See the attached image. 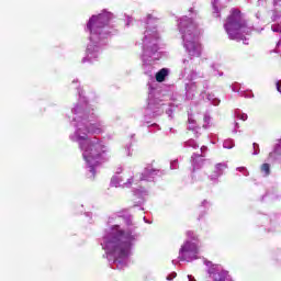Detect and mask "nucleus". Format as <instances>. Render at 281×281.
<instances>
[{"instance_id": "46", "label": "nucleus", "mask_w": 281, "mask_h": 281, "mask_svg": "<svg viewBox=\"0 0 281 281\" xmlns=\"http://www.w3.org/2000/svg\"><path fill=\"white\" fill-rule=\"evenodd\" d=\"M183 63H188V60H187V59H183Z\"/></svg>"}, {"instance_id": "21", "label": "nucleus", "mask_w": 281, "mask_h": 281, "mask_svg": "<svg viewBox=\"0 0 281 281\" xmlns=\"http://www.w3.org/2000/svg\"><path fill=\"white\" fill-rule=\"evenodd\" d=\"M237 170L244 175V177H249V171L245 167H238Z\"/></svg>"}, {"instance_id": "9", "label": "nucleus", "mask_w": 281, "mask_h": 281, "mask_svg": "<svg viewBox=\"0 0 281 281\" xmlns=\"http://www.w3.org/2000/svg\"><path fill=\"white\" fill-rule=\"evenodd\" d=\"M226 168H227V164L225 162H220L215 165V170L213 175L210 176L211 181H216V179H218V177L223 175V170H225Z\"/></svg>"}, {"instance_id": "3", "label": "nucleus", "mask_w": 281, "mask_h": 281, "mask_svg": "<svg viewBox=\"0 0 281 281\" xmlns=\"http://www.w3.org/2000/svg\"><path fill=\"white\" fill-rule=\"evenodd\" d=\"M113 19V13L103 11L99 15H92L87 24V30L90 32V44L87 47V58H98V50L100 43L103 38L109 36V21Z\"/></svg>"}, {"instance_id": "43", "label": "nucleus", "mask_w": 281, "mask_h": 281, "mask_svg": "<svg viewBox=\"0 0 281 281\" xmlns=\"http://www.w3.org/2000/svg\"><path fill=\"white\" fill-rule=\"evenodd\" d=\"M236 128H238V123H235Z\"/></svg>"}, {"instance_id": "17", "label": "nucleus", "mask_w": 281, "mask_h": 281, "mask_svg": "<svg viewBox=\"0 0 281 281\" xmlns=\"http://www.w3.org/2000/svg\"><path fill=\"white\" fill-rule=\"evenodd\" d=\"M207 100L210 102H212V104H214V106H218V104H221V100L214 98V95H212V94L207 95Z\"/></svg>"}, {"instance_id": "15", "label": "nucleus", "mask_w": 281, "mask_h": 281, "mask_svg": "<svg viewBox=\"0 0 281 281\" xmlns=\"http://www.w3.org/2000/svg\"><path fill=\"white\" fill-rule=\"evenodd\" d=\"M261 172H265L266 177H269V175L271 173V167L269 166V164H263L261 166Z\"/></svg>"}, {"instance_id": "7", "label": "nucleus", "mask_w": 281, "mask_h": 281, "mask_svg": "<svg viewBox=\"0 0 281 281\" xmlns=\"http://www.w3.org/2000/svg\"><path fill=\"white\" fill-rule=\"evenodd\" d=\"M199 255V247L196 244L187 240L179 250V260H184L186 262H192V260H196V256Z\"/></svg>"}, {"instance_id": "41", "label": "nucleus", "mask_w": 281, "mask_h": 281, "mask_svg": "<svg viewBox=\"0 0 281 281\" xmlns=\"http://www.w3.org/2000/svg\"><path fill=\"white\" fill-rule=\"evenodd\" d=\"M127 225H133V222L128 221V222H127Z\"/></svg>"}, {"instance_id": "38", "label": "nucleus", "mask_w": 281, "mask_h": 281, "mask_svg": "<svg viewBox=\"0 0 281 281\" xmlns=\"http://www.w3.org/2000/svg\"><path fill=\"white\" fill-rule=\"evenodd\" d=\"M148 109H153V103H148Z\"/></svg>"}, {"instance_id": "26", "label": "nucleus", "mask_w": 281, "mask_h": 281, "mask_svg": "<svg viewBox=\"0 0 281 281\" xmlns=\"http://www.w3.org/2000/svg\"><path fill=\"white\" fill-rule=\"evenodd\" d=\"M237 117H238L239 120H243V122H246V120H247V114H245V113L238 114Z\"/></svg>"}, {"instance_id": "29", "label": "nucleus", "mask_w": 281, "mask_h": 281, "mask_svg": "<svg viewBox=\"0 0 281 281\" xmlns=\"http://www.w3.org/2000/svg\"><path fill=\"white\" fill-rule=\"evenodd\" d=\"M277 91H279V93H281V81L277 82Z\"/></svg>"}, {"instance_id": "23", "label": "nucleus", "mask_w": 281, "mask_h": 281, "mask_svg": "<svg viewBox=\"0 0 281 281\" xmlns=\"http://www.w3.org/2000/svg\"><path fill=\"white\" fill-rule=\"evenodd\" d=\"M272 32H277L281 34V25L280 24H273L271 26Z\"/></svg>"}, {"instance_id": "32", "label": "nucleus", "mask_w": 281, "mask_h": 281, "mask_svg": "<svg viewBox=\"0 0 281 281\" xmlns=\"http://www.w3.org/2000/svg\"><path fill=\"white\" fill-rule=\"evenodd\" d=\"M241 95H243L244 98H252V97H254V95H249V94H247V93H245V92H243Z\"/></svg>"}, {"instance_id": "22", "label": "nucleus", "mask_w": 281, "mask_h": 281, "mask_svg": "<svg viewBox=\"0 0 281 281\" xmlns=\"http://www.w3.org/2000/svg\"><path fill=\"white\" fill-rule=\"evenodd\" d=\"M252 146H254L252 155H259L260 154V146L257 143H254Z\"/></svg>"}, {"instance_id": "16", "label": "nucleus", "mask_w": 281, "mask_h": 281, "mask_svg": "<svg viewBox=\"0 0 281 281\" xmlns=\"http://www.w3.org/2000/svg\"><path fill=\"white\" fill-rule=\"evenodd\" d=\"M196 91V82L187 85V93H194Z\"/></svg>"}, {"instance_id": "35", "label": "nucleus", "mask_w": 281, "mask_h": 281, "mask_svg": "<svg viewBox=\"0 0 281 281\" xmlns=\"http://www.w3.org/2000/svg\"><path fill=\"white\" fill-rule=\"evenodd\" d=\"M281 0H273V5H278V3H280Z\"/></svg>"}, {"instance_id": "33", "label": "nucleus", "mask_w": 281, "mask_h": 281, "mask_svg": "<svg viewBox=\"0 0 281 281\" xmlns=\"http://www.w3.org/2000/svg\"><path fill=\"white\" fill-rule=\"evenodd\" d=\"M205 151H207V147L206 146H202L201 147V153H205Z\"/></svg>"}, {"instance_id": "1", "label": "nucleus", "mask_w": 281, "mask_h": 281, "mask_svg": "<svg viewBox=\"0 0 281 281\" xmlns=\"http://www.w3.org/2000/svg\"><path fill=\"white\" fill-rule=\"evenodd\" d=\"M75 133L70 136L72 142H78L82 157L91 172L95 177V168L102 164V156L106 153V146L98 137L89 138V135H100L102 127L93 122V112L87 106L77 105L72 109Z\"/></svg>"}, {"instance_id": "36", "label": "nucleus", "mask_w": 281, "mask_h": 281, "mask_svg": "<svg viewBox=\"0 0 281 281\" xmlns=\"http://www.w3.org/2000/svg\"><path fill=\"white\" fill-rule=\"evenodd\" d=\"M265 3V0H258V5H262Z\"/></svg>"}, {"instance_id": "10", "label": "nucleus", "mask_w": 281, "mask_h": 281, "mask_svg": "<svg viewBox=\"0 0 281 281\" xmlns=\"http://www.w3.org/2000/svg\"><path fill=\"white\" fill-rule=\"evenodd\" d=\"M203 157H204L203 155H196V154H194L191 157L193 170H199V168L203 166Z\"/></svg>"}, {"instance_id": "24", "label": "nucleus", "mask_w": 281, "mask_h": 281, "mask_svg": "<svg viewBox=\"0 0 281 281\" xmlns=\"http://www.w3.org/2000/svg\"><path fill=\"white\" fill-rule=\"evenodd\" d=\"M217 3H218V0H212V5H213L215 12H218V5H217Z\"/></svg>"}, {"instance_id": "4", "label": "nucleus", "mask_w": 281, "mask_h": 281, "mask_svg": "<svg viewBox=\"0 0 281 281\" xmlns=\"http://www.w3.org/2000/svg\"><path fill=\"white\" fill-rule=\"evenodd\" d=\"M155 23V19L153 16H148L147 19V29L144 32L143 37V65L144 67H148L153 65L155 60H159V45L157 44L159 41V33H157V30L150 29V25Z\"/></svg>"}, {"instance_id": "30", "label": "nucleus", "mask_w": 281, "mask_h": 281, "mask_svg": "<svg viewBox=\"0 0 281 281\" xmlns=\"http://www.w3.org/2000/svg\"><path fill=\"white\" fill-rule=\"evenodd\" d=\"M175 168H177V160H175L173 162H171V169L175 170Z\"/></svg>"}, {"instance_id": "2", "label": "nucleus", "mask_w": 281, "mask_h": 281, "mask_svg": "<svg viewBox=\"0 0 281 281\" xmlns=\"http://www.w3.org/2000/svg\"><path fill=\"white\" fill-rule=\"evenodd\" d=\"M135 238L137 234L130 231L123 232L119 225L113 226L103 237L102 247L109 256H113V265L117 269L126 267V258Z\"/></svg>"}, {"instance_id": "12", "label": "nucleus", "mask_w": 281, "mask_h": 281, "mask_svg": "<svg viewBox=\"0 0 281 281\" xmlns=\"http://www.w3.org/2000/svg\"><path fill=\"white\" fill-rule=\"evenodd\" d=\"M199 78H205V76L201 71L192 70L190 74V80H199Z\"/></svg>"}, {"instance_id": "39", "label": "nucleus", "mask_w": 281, "mask_h": 281, "mask_svg": "<svg viewBox=\"0 0 281 281\" xmlns=\"http://www.w3.org/2000/svg\"><path fill=\"white\" fill-rule=\"evenodd\" d=\"M256 16H257V19H260V13H257Z\"/></svg>"}, {"instance_id": "6", "label": "nucleus", "mask_w": 281, "mask_h": 281, "mask_svg": "<svg viewBox=\"0 0 281 281\" xmlns=\"http://www.w3.org/2000/svg\"><path fill=\"white\" fill-rule=\"evenodd\" d=\"M224 27L232 41H245V36L243 34H247L249 32L247 22L236 9L232 11V14L228 16Z\"/></svg>"}, {"instance_id": "44", "label": "nucleus", "mask_w": 281, "mask_h": 281, "mask_svg": "<svg viewBox=\"0 0 281 281\" xmlns=\"http://www.w3.org/2000/svg\"><path fill=\"white\" fill-rule=\"evenodd\" d=\"M154 126H157V124L151 125L150 128H153Z\"/></svg>"}, {"instance_id": "28", "label": "nucleus", "mask_w": 281, "mask_h": 281, "mask_svg": "<svg viewBox=\"0 0 281 281\" xmlns=\"http://www.w3.org/2000/svg\"><path fill=\"white\" fill-rule=\"evenodd\" d=\"M202 85H203L204 89H209V87H210V82L207 80H204L202 82Z\"/></svg>"}, {"instance_id": "31", "label": "nucleus", "mask_w": 281, "mask_h": 281, "mask_svg": "<svg viewBox=\"0 0 281 281\" xmlns=\"http://www.w3.org/2000/svg\"><path fill=\"white\" fill-rule=\"evenodd\" d=\"M187 236H188L189 238H192V236H194V233H192V232H187Z\"/></svg>"}, {"instance_id": "20", "label": "nucleus", "mask_w": 281, "mask_h": 281, "mask_svg": "<svg viewBox=\"0 0 281 281\" xmlns=\"http://www.w3.org/2000/svg\"><path fill=\"white\" fill-rule=\"evenodd\" d=\"M196 128V121H194L192 117H189V130L194 131Z\"/></svg>"}, {"instance_id": "37", "label": "nucleus", "mask_w": 281, "mask_h": 281, "mask_svg": "<svg viewBox=\"0 0 281 281\" xmlns=\"http://www.w3.org/2000/svg\"><path fill=\"white\" fill-rule=\"evenodd\" d=\"M281 45V40L277 43V47H280Z\"/></svg>"}, {"instance_id": "14", "label": "nucleus", "mask_w": 281, "mask_h": 281, "mask_svg": "<svg viewBox=\"0 0 281 281\" xmlns=\"http://www.w3.org/2000/svg\"><path fill=\"white\" fill-rule=\"evenodd\" d=\"M120 183H122V178H120V176L112 177L111 186H113L114 188H119Z\"/></svg>"}, {"instance_id": "45", "label": "nucleus", "mask_w": 281, "mask_h": 281, "mask_svg": "<svg viewBox=\"0 0 281 281\" xmlns=\"http://www.w3.org/2000/svg\"><path fill=\"white\" fill-rule=\"evenodd\" d=\"M144 221H145V223H148V221H146V217H144Z\"/></svg>"}, {"instance_id": "25", "label": "nucleus", "mask_w": 281, "mask_h": 281, "mask_svg": "<svg viewBox=\"0 0 281 281\" xmlns=\"http://www.w3.org/2000/svg\"><path fill=\"white\" fill-rule=\"evenodd\" d=\"M132 183H133V178L128 179L127 182H125L123 184V188H130V186H132Z\"/></svg>"}, {"instance_id": "19", "label": "nucleus", "mask_w": 281, "mask_h": 281, "mask_svg": "<svg viewBox=\"0 0 281 281\" xmlns=\"http://www.w3.org/2000/svg\"><path fill=\"white\" fill-rule=\"evenodd\" d=\"M223 146L224 148H234V140L233 139H226L224 143H223Z\"/></svg>"}, {"instance_id": "13", "label": "nucleus", "mask_w": 281, "mask_h": 281, "mask_svg": "<svg viewBox=\"0 0 281 281\" xmlns=\"http://www.w3.org/2000/svg\"><path fill=\"white\" fill-rule=\"evenodd\" d=\"M186 148H199V144L194 139H189L184 143Z\"/></svg>"}, {"instance_id": "11", "label": "nucleus", "mask_w": 281, "mask_h": 281, "mask_svg": "<svg viewBox=\"0 0 281 281\" xmlns=\"http://www.w3.org/2000/svg\"><path fill=\"white\" fill-rule=\"evenodd\" d=\"M166 76H168V69L162 68L156 74V80L157 82H164L166 80Z\"/></svg>"}, {"instance_id": "5", "label": "nucleus", "mask_w": 281, "mask_h": 281, "mask_svg": "<svg viewBox=\"0 0 281 281\" xmlns=\"http://www.w3.org/2000/svg\"><path fill=\"white\" fill-rule=\"evenodd\" d=\"M180 34H182V41L184 47L193 58H199L201 56V43H199V30L196 29V23L184 16L180 20L179 25Z\"/></svg>"}, {"instance_id": "48", "label": "nucleus", "mask_w": 281, "mask_h": 281, "mask_svg": "<svg viewBox=\"0 0 281 281\" xmlns=\"http://www.w3.org/2000/svg\"><path fill=\"white\" fill-rule=\"evenodd\" d=\"M172 263L175 265V260H172Z\"/></svg>"}, {"instance_id": "8", "label": "nucleus", "mask_w": 281, "mask_h": 281, "mask_svg": "<svg viewBox=\"0 0 281 281\" xmlns=\"http://www.w3.org/2000/svg\"><path fill=\"white\" fill-rule=\"evenodd\" d=\"M157 172L159 171L157 169H153L151 167L145 168L144 172L140 175V181H153Z\"/></svg>"}, {"instance_id": "18", "label": "nucleus", "mask_w": 281, "mask_h": 281, "mask_svg": "<svg viewBox=\"0 0 281 281\" xmlns=\"http://www.w3.org/2000/svg\"><path fill=\"white\" fill-rule=\"evenodd\" d=\"M204 124H203V128H210V120H212V117H210V114H204Z\"/></svg>"}, {"instance_id": "47", "label": "nucleus", "mask_w": 281, "mask_h": 281, "mask_svg": "<svg viewBox=\"0 0 281 281\" xmlns=\"http://www.w3.org/2000/svg\"><path fill=\"white\" fill-rule=\"evenodd\" d=\"M232 89H233V91H236V88L233 87Z\"/></svg>"}, {"instance_id": "42", "label": "nucleus", "mask_w": 281, "mask_h": 281, "mask_svg": "<svg viewBox=\"0 0 281 281\" xmlns=\"http://www.w3.org/2000/svg\"><path fill=\"white\" fill-rule=\"evenodd\" d=\"M80 98H82V92H79Z\"/></svg>"}, {"instance_id": "27", "label": "nucleus", "mask_w": 281, "mask_h": 281, "mask_svg": "<svg viewBox=\"0 0 281 281\" xmlns=\"http://www.w3.org/2000/svg\"><path fill=\"white\" fill-rule=\"evenodd\" d=\"M177 278V272H172L171 274L167 276V280H175Z\"/></svg>"}, {"instance_id": "40", "label": "nucleus", "mask_w": 281, "mask_h": 281, "mask_svg": "<svg viewBox=\"0 0 281 281\" xmlns=\"http://www.w3.org/2000/svg\"><path fill=\"white\" fill-rule=\"evenodd\" d=\"M82 63H87V57H85V58L82 59Z\"/></svg>"}, {"instance_id": "34", "label": "nucleus", "mask_w": 281, "mask_h": 281, "mask_svg": "<svg viewBox=\"0 0 281 281\" xmlns=\"http://www.w3.org/2000/svg\"><path fill=\"white\" fill-rule=\"evenodd\" d=\"M188 278H189V281H196V280L194 279V277H192V276H188Z\"/></svg>"}]
</instances>
